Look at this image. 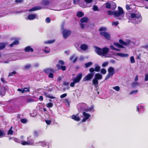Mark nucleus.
Here are the masks:
<instances>
[{
	"label": "nucleus",
	"mask_w": 148,
	"mask_h": 148,
	"mask_svg": "<svg viewBox=\"0 0 148 148\" xmlns=\"http://www.w3.org/2000/svg\"><path fill=\"white\" fill-rule=\"evenodd\" d=\"M46 123L48 125H50L51 123V121L50 120H45Z\"/></svg>",
	"instance_id": "8fccbe9b"
},
{
	"label": "nucleus",
	"mask_w": 148,
	"mask_h": 148,
	"mask_svg": "<svg viewBox=\"0 0 148 148\" xmlns=\"http://www.w3.org/2000/svg\"><path fill=\"white\" fill-rule=\"evenodd\" d=\"M44 95L46 97H48L51 99H53L55 98V97H53L50 96L49 94L46 93H44Z\"/></svg>",
	"instance_id": "72a5a7b5"
},
{
	"label": "nucleus",
	"mask_w": 148,
	"mask_h": 148,
	"mask_svg": "<svg viewBox=\"0 0 148 148\" xmlns=\"http://www.w3.org/2000/svg\"><path fill=\"white\" fill-rule=\"evenodd\" d=\"M13 43L14 45H18L19 43V41L18 40H15L13 42Z\"/></svg>",
	"instance_id": "774afa93"
},
{
	"label": "nucleus",
	"mask_w": 148,
	"mask_h": 148,
	"mask_svg": "<svg viewBox=\"0 0 148 148\" xmlns=\"http://www.w3.org/2000/svg\"><path fill=\"white\" fill-rule=\"evenodd\" d=\"M83 119L82 120V122H85L91 116V115L86 111H84L82 113Z\"/></svg>",
	"instance_id": "6e6552de"
},
{
	"label": "nucleus",
	"mask_w": 148,
	"mask_h": 148,
	"mask_svg": "<svg viewBox=\"0 0 148 148\" xmlns=\"http://www.w3.org/2000/svg\"><path fill=\"white\" fill-rule=\"evenodd\" d=\"M100 67L97 64L95 65V71L96 72H99L100 71Z\"/></svg>",
	"instance_id": "c756f323"
},
{
	"label": "nucleus",
	"mask_w": 148,
	"mask_h": 148,
	"mask_svg": "<svg viewBox=\"0 0 148 148\" xmlns=\"http://www.w3.org/2000/svg\"><path fill=\"white\" fill-rule=\"evenodd\" d=\"M106 29V27H101L99 29L100 31H101L100 32V35L103 36L106 38L108 39H110V34L105 31Z\"/></svg>",
	"instance_id": "423d86ee"
},
{
	"label": "nucleus",
	"mask_w": 148,
	"mask_h": 148,
	"mask_svg": "<svg viewBox=\"0 0 148 148\" xmlns=\"http://www.w3.org/2000/svg\"><path fill=\"white\" fill-rule=\"evenodd\" d=\"M118 11H114V16L115 17H118V18L120 20L124 17V11L122 8L120 7H118Z\"/></svg>",
	"instance_id": "20e7f679"
},
{
	"label": "nucleus",
	"mask_w": 148,
	"mask_h": 148,
	"mask_svg": "<svg viewBox=\"0 0 148 148\" xmlns=\"http://www.w3.org/2000/svg\"><path fill=\"white\" fill-rule=\"evenodd\" d=\"M95 71V69L92 68H90L89 69L90 72L91 73H93Z\"/></svg>",
	"instance_id": "13d9d810"
},
{
	"label": "nucleus",
	"mask_w": 148,
	"mask_h": 148,
	"mask_svg": "<svg viewBox=\"0 0 148 148\" xmlns=\"http://www.w3.org/2000/svg\"><path fill=\"white\" fill-rule=\"evenodd\" d=\"M17 91H19V92H21L22 93H24L23 90V88H22V89L18 88V89H17Z\"/></svg>",
	"instance_id": "0e129e2a"
},
{
	"label": "nucleus",
	"mask_w": 148,
	"mask_h": 148,
	"mask_svg": "<svg viewBox=\"0 0 148 148\" xmlns=\"http://www.w3.org/2000/svg\"><path fill=\"white\" fill-rule=\"evenodd\" d=\"M77 59V56H75V55H72L69 58L70 60L74 63L76 61Z\"/></svg>",
	"instance_id": "dca6fc26"
},
{
	"label": "nucleus",
	"mask_w": 148,
	"mask_h": 148,
	"mask_svg": "<svg viewBox=\"0 0 148 148\" xmlns=\"http://www.w3.org/2000/svg\"><path fill=\"white\" fill-rule=\"evenodd\" d=\"M93 75V73H89L84 78L83 80L84 81L90 80L92 78Z\"/></svg>",
	"instance_id": "9b49d317"
},
{
	"label": "nucleus",
	"mask_w": 148,
	"mask_h": 148,
	"mask_svg": "<svg viewBox=\"0 0 148 148\" xmlns=\"http://www.w3.org/2000/svg\"><path fill=\"white\" fill-rule=\"evenodd\" d=\"M106 71L104 69H102L101 70V73L103 74H105L106 73Z\"/></svg>",
	"instance_id": "4c0bfd02"
},
{
	"label": "nucleus",
	"mask_w": 148,
	"mask_h": 148,
	"mask_svg": "<svg viewBox=\"0 0 148 148\" xmlns=\"http://www.w3.org/2000/svg\"><path fill=\"white\" fill-rule=\"evenodd\" d=\"M35 18L38 19L37 15L35 14H30L27 16V17L25 18L26 20H33Z\"/></svg>",
	"instance_id": "9d476101"
},
{
	"label": "nucleus",
	"mask_w": 148,
	"mask_h": 148,
	"mask_svg": "<svg viewBox=\"0 0 148 148\" xmlns=\"http://www.w3.org/2000/svg\"><path fill=\"white\" fill-rule=\"evenodd\" d=\"M119 43L125 46H128L129 45L131 44L132 43H133V42H131L130 40H128L126 42H124L121 39H120L119 40Z\"/></svg>",
	"instance_id": "f8f14e48"
},
{
	"label": "nucleus",
	"mask_w": 148,
	"mask_h": 148,
	"mask_svg": "<svg viewBox=\"0 0 148 148\" xmlns=\"http://www.w3.org/2000/svg\"><path fill=\"white\" fill-rule=\"evenodd\" d=\"M116 5L115 3L112 2V8L113 9H114L116 8Z\"/></svg>",
	"instance_id": "58836bf2"
},
{
	"label": "nucleus",
	"mask_w": 148,
	"mask_h": 148,
	"mask_svg": "<svg viewBox=\"0 0 148 148\" xmlns=\"http://www.w3.org/2000/svg\"><path fill=\"white\" fill-rule=\"evenodd\" d=\"M24 50L26 52L29 51L32 52L34 51L33 49L30 46H28L25 47Z\"/></svg>",
	"instance_id": "6ab92c4d"
},
{
	"label": "nucleus",
	"mask_w": 148,
	"mask_h": 148,
	"mask_svg": "<svg viewBox=\"0 0 148 148\" xmlns=\"http://www.w3.org/2000/svg\"><path fill=\"white\" fill-rule=\"evenodd\" d=\"M31 67V65L29 64H28L25 65L24 66L25 69H27L30 68Z\"/></svg>",
	"instance_id": "de8ad7c7"
},
{
	"label": "nucleus",
	"mask_w": 148,
	"mask_h": 148,
	"mask_svg": "<svg viewBox=\"0 0 148 148\" xmlns=\"http://www.w3.org/2000/svg\"><path fill=\"white\" fill-rule=\"evenodd\" d=\"M44 51L45 53H48L49 52L50 49L48 47H46L44 49Z\"/></svg>",
	"instance_id": "7c9ffc66"
},
{
	"label": "nucleus",
	"mask_w": 148,
	"mask_h": 148,
	"mask_svg": "<svg viewBox=\"0 0 148 148\" xmlns=\"http://www.w3.org/2000/svg\"><path fill=\"white\" fill-rule=\"evenodd\" d=\"M119 24L118 22H112V25H114L115 26H117Z\"/></svg>",
	"instance_id": "864d4df0"
},
{
	"label": "nucleus",
	"mask_w": 148,
	"mask_h": 148,
	"mask_svg": "<svg viewBox=\"0 0 148 148\" xmlns=\"http://www.w3.org/2000/svg\"><path fill=\"white\" fill-rule=\"evenodd\" d=\"M111 7V4L108 3H106V7L108 8H110Z\"/></svg>",
	"instance_id": "09e8293b"
},
{
	"label": "nucleus",
	"mask_w": 148,
	"mask_h": 148,
	"mask_svg": "<svg viewBox=\"0 0 148 148\" xmlns=\"http://www.w3.org/2000/svg\"><path fill=\"white\" fill-rule=\"evenodd\" d=\"M42 8V7L40 6H37L34 7L30 9H29L28 10V11L29 12H32L35 11L36 10H40Z\"/></svg>",
	"instance_id": "f3484780"
},
{
	"label": "nucleus",
	"mask_w": 148,
	"mask_h": 148,
	"mask_svg": "<svg viewBox=\"0 0 148 148\" xmlns=\"http://www.w3.org/2000/svg\"><path fill=\"white\" fill-rule=\"evenodd\" d=\"M110 47L112 49L115 50H116V51H119V50H120L119 49H117L114 48V46H113V45H111L110 46Z\"/></svg>",
	"instance_id": "3c124183"
},
{
	"label": "nucleus",
	"mask_w": 148,
	"mask_h": 148,
	"mask_svg": "<svg viewBox=\"0 0 148 148\" xmlns=\"http://www.w3.org/2000/svg\"><path fill=\"white\" fill-rule=\"evenodd\" d=\"M88 18L85 17L82 18L80 20V21L81 23L86 22L88 21Z\"/></svg>",
	"instance_id": "bb28decb"
},
{
	"label": "nucleus",
	"mask_w": 148,
	"mask_h": 148,
	"mask_svg": "<svg viewBox=\"0 0 148 148\" xmlns=\"http://www.w3.org/2000/svg\"><path fill=\"white\" fill-rule=\"evenodd\" d=\"M88 46L84 44L80 46L81 49L84 51L88 49Z\"/></svg>",
	"instance_id": "a878e982"
},
{
	"label": "nucleus",
	"mask_w": 148,
	"mask_h": 148,
	"mask_svg": "<svg viewBox=\"0 0 148 148\" xmlns=\"http://www.w3.org/2000/svg\"><path fill=\"white\" fill-rule=\"evenodd\" d=\"M142 18L139 12L132 13L130 14L129 21L130 22L135 24H138L141 22Z\"/></svg>",
	"instance_id": "f257e3e1"
},
{
	"label": "nucleus",
	"mask_w": 148,
	"mask_h": 148,
	"mask_svg": "<svg viewBox=\"0 0 148 148\" xmlns=\"http://www.w3.org/2000/svg\"><path fill=\"white\" fill-rule=\"evenodd\" d=\"M12 127L11 126L10 128V130H9L8 132V134H10V135H12L13 134V131L12 130Z\"/></svg>",
	"instance_id": "ea45409f"
},
{
	"label": "nucleus",
	"mask_w": 148,
	"mask_h": 148,
	"mask_svg": "<svg viewBox=\"0 0 148 148\" xmlns=\"http://www.w3.org/2000/svg\"><path fill=\"white\" fill-rule=\"evenodd\" d=\"M8 89V87L7 86H4L0 90V95L2 96L5 95V90Z\"/></svg>",
	"instance_id": "2eb2a0df"
},
{
	"label": "nucleus",
	"mask_w": 148,
	"mask_h": 148,
	"mask_svg": "<svg viewBox=\"0 0 148 148\" xmlns=\"http://www.w3.org/2000/svg\"><path fill=\"white\" fill-rule=\"evenodd\" d=\"M145 81H148V74H146L145 75Z\"/></svg>",
	"instance_id": "603ef678"
},
{
	"label": "nucleus",
	"mask_w": 148,
	"mask_h": 148,
	"mask_svg": "<svg viewBox=\"0 0 148 148\" xmlns=\"http://www.w3.org/2000/svg\"><path fill=\"white\" fill-rule=\"evenodd\" d=\"M55 40L46 41L44 42V43L45 44H50L53 43L55 42Z\"/></svg>",
	"instance_id": "cd10ccee"
},
{
	"label": "nucleus",
	"mask_w": 148,
	"mask_h": 148,
	"mask_svg": "<svg viewBox=\"0 0 148 148\" xmlns=\"http://www.w3.org/2000/svg\"><path fill=\"white\" fill-rule=\"evenodd\" d=\"M53 73H49V77L50 78H53Z\"/></svg>",
	"instance_id": "69168bd1"
},
{
	"label": "nucleus",
	"mask_w": 148,
	"mask_h": 148,
	"mask_svg": "<svg viewBox=\"0 0 148 148\" xmlns=\"http://www.w3.org/2000/svg\"><path fill=\"white\" fill-rule=\"evenodd\" d=\"M138 91L137 90H135L132 91L130 93V94H132L134 93H137Z\"/></svg>",
	"instance_id": "680f3d73"
},
{
	"label": "nucleus",
	"mask_w": 148,
	"mask_h": 148,
	"mask_svg": "<svg viewBox=\"0 0 148 148\" xmlns=\"http://www.w3.org/2000/svg\"><path fill=\"white\" fill-rule=\"evenodd\" d=\"M93 10L94 11H97L98 9L97 7L96 6H94L92 8Z\"/></svg>",
	"instance_id": "4d7b16f0"
},
{
	"label": "nucleus",
	"mask_w": 148,
	"mask_h": 148,
	"mask_svg": "<svg viewBox=\"0 0 148 148\" xmlns=\"http://www.w3.org/2000/svg\"><path fill=\"white\" fill-rule=\"evenodd\" d=\"M114 11H109L108 12V14L109 15H114Z\"/></svg>",
	"instance_id": "49530a36"
},
{
	"label": "nucleus",
	"mask_w": 148,
	"mask_h": 148,
	"mask_svg": "<svg viewBox=\"0 0 148 148\" xmlns=\"http://www.w3.org/2000/svg\"><path fill=\"white\" fill-rule=\"evenodd\" d=\"M130 60L131 63H133L135 62V61L134 57L133 56H131L130 58Z\"/></svg>",
	"instance_id": "e433bc0d"
},
{
	"label": "nucleus",
	"mask_w": 148,
	"mask_h": 148,
	"mask_svg": "<svg viewBox=\"0 0 148 148\" xmlns=\"http://www.w3.org/2000/svg\"><path fill=\"white\" fill-rule=\"evenodd\" d=\"M24 93L27 92H28L29 91V88L25 87L23 89Z\"/></svg>",
	"instance_id": "79ce46f5"
},
{
	"label": "nucleus",
	"mask_w": 148,
	"mask_h": 148,
	"mask_svg": "<svg viewBox=\"0 0 148 148\" xmlns=\"http://www.w3.org/2000/svg\"><path fill=\"white\" fill-rule=\"evenodd\" d=\"M95 51L97 53L102 57H107V54L108 52L109 49L107 47H104L102 49L97 47H95Z\"/></svg>",
	"instance_id": "7ed1b4c3"
},
{
	"label": "nucleus",
	"mask_w": 148,
	"mask_h": 148,
	"mask_svg": "<svg viewBox=\"0 0 148 148\" xmlns=\"http://www.w3.org/2000/svg\"><path fill=\"white\" fill-rule=\"evenodd\" d=\"M56 66L58 68V69H61L63 71H65L66 70V66H60L59 64H58L56 65Z\"/></svg>",
	"instance_id": "b1692460"
},
{
	"label": "nucleus",
	"mask_w": 148,
	"mask_h": 148,
	"mask_svg": "<svg viewBox=\"0 0 148 148\" xmlns=\"http://www.w3.org/2000/svg\"><path fill=\"white\" fill-rule=\"evenodd\" d=\"M82 75L81 73H79L76 76L75 78L73 79V82H71L70 86L72 87H73L75 84L79 82L82 77Z\"/></svg>",
	"instance_id": "39448f33"
},
{
	"label": "nucleus",
	"mask_w": 148,
	"mask_h": 148,
	"mask_svg": "<svg viewBox=\"0 0 148 148\" xmlns=\"http://www.w3.org/2000/svg\"><path fill=\"white\" fill-rule=\"evenodd\" d=\"M8 44L7 42L0 43V50L4 49L6 45Z\"/></svg>",
	"instance_id": "412c9836"
},
{
	"label": "nucleus",
	"mask_w": 148,
	"mask_h": 148,
	"mask_svg": "<svg viewBox=\"0 0 148 148\" xmlns=\"http://www.w3.org/2000/svg\"><path fill=\"white\" fill-rule=\"evenodd\" d=\"M72 119L77 121H79L80 120V118L78 116V115H73L72 116Z\"/></svg>",
	"instance_id": "aec40b11"
},
{
	"label": "nucleus",
	"mask_w": 148,
	"mask_h": 148,
	"mask_svg": "<svg viewBox=\"0 0 148 148\" xmlns=\"http://www.w3.org/2000/svg\"><path fill=\"white\" fill-rule=\"evenodd\" d=\"M16 72H15V71H14L12 72H11L9 74V76H12L13 75L16 74Z\"/></svg>",
	"instance_id": "6e6d98bb"
},
{
	"label": "nucleus",
	"mask_w": 148,
	"mask_h": 148,
	"mask_svg": "<svg viewBox=\"0 0 148 148\" xmlns=\"http://www.w3.org/2000/svg\"><path fill=\"white\" fill-rule=\"evenodd\" d=\"M85 1L86 3H91L92 2V0H85Z\"/></svg>",
	"instance_id": "052dcab7"
},
{
	"label": "nucleus",
	"mask_w": 148,
	"mask_h": 148,
	"mask_svg": "<svg viewBox=\"0 0 148 148\" xmlns=\"http://www.w3.org/2000/svg\"><path fill=\"white\" fill-rule=\"evenodd\" d=\"M21 122L24 123H26L27 122V120L25 119H22L21 120Z\"/></svg>",
	"instance_id": "bf43d9fd"
},
{
	"label": "nucleus",
	"mask_w": 148,
	"mask_h": 148,
	"mask_svg": "<svg viewBox=\"0 0 148 148\" xmlns=\"http://www.w3.org/2000/svg\"><path fill=\"white\" fill-rule=\"evenodd\" d=\"M39 143L44 148H49L50 147V144L48 142L43 141L39 142Z\"/></svg>",
	"instance_id": "ddd939ff"
},
{
	"label": "nucleus",
	"mask_w": 148,
	"mask_h": 148,
	"mask_svg": "<svg viewBox=\"0 0 148 148\" xmlns=\"http://www.w3.org/2000/svg\"><path fill=\"white\" fill-rule=\"evenodd\" d=\"M53 106V104L51 103H49L46 105V106L49 108L52 107Z\"/></svg>",
	"instance_id": "a19ab883"
},
{
	"label": "nucleus",
	"mask_w": 148,
	"mask_h": 148,
	"mask_svg": "<svg viewBox=\"0 0 148 148\" xmlns=\"http://www.w3.org/2000/svg\"><path fill=\"white\" fill-rule=\"evenodd\" d=\"M71 31L68 29H64L62 32L63 36L64 38L66 39L71 34Z\"/></svg>",
	"instance_id": "1a4fd4ad"
},
{
	"label": "nucleus",
	"mask_w": 148,
	"mask_h": 148,
	"mask_svg": "<svg viewBox=\"0 0 148 148\" xmlns=\"http://www.w3.org/2000/svg\"><path fill=\"white\" fill-rule=\"evenodd\" d=\"M137 111L139 112H141L144 111L143 107L140 106H138L137 107Z\"/></svg>",
	"instance_id": "393cba45"
},
{
	"label": "nucleus",
	"mask_w": 148,
	"mask_h": 148,
	"mask_svg": "<svg viewBox=\"0 0 148 148\" xmlns=\"http://www.w3.org/2000/svg\"><path fill=\"white\" fill-rule=\"evenodd\" d=\"M45 21L47 23H49L51 21L49 17L45 19Z\"/></svg>",
	"instance_id": "5fc2aeb1"
},
{
	"label": "nucleus",
	"mask_w": 148,
	"mask_h": 148,
	"mask_svg": "<svg viewBox=\"0 0 148 148\" xmlns=\"http://www.w3.org/2000/svg\"><path fill=\"white\" fill-rule=\"evenodd\" d=\"M114 45L115 46L117 47H118L121 48L123 47L122 45L118 43H114Z\"/></svg>",
	"instance_id": "f704fd0d"
},
{
	"label": "nucleus",
	"mask_w": 148,
	"mask_h": 148,
	"mask_svg": "<svg viewBox=\"0 0 148 148\" xmlns=\"http://www.w3.org/2000/svg\"><path fill=\"white\" fill-rule=\"evenodd\" d=\"M108 73L106 76L105 79L107 80L109 78L112 77L115 73L114 69L112 67H110L108 69Z\"/></svg>",
	"instance_id": "0eeeda50"
},
{
	"label": "nucleus",
	"mask_w": 148,
	"mask_h": 148,
	"mask_svg": "<svg viewBox=\"0 0 148 148\" xmlns=\"http://www.w3.org/2000/svg\"><path fill=\"white\" fill-rule=\"evenodd\" d=\"M108 64V62H103L102 65L103 67H105L107 66Z\"/></svg>",
	"instance_id": "c03bdc74"
},
{
	"label": "nucleus",
	"mask_w": 148,
	"mask_h": 148,
	"mask_svg": "<svg viewBox=\"0 0 148 148\" xmlns=\"http://www.w3.org/2000/svg\"><path fill=\"white\" fill-rule=\"evenodd\" d=\"M77 107L79 111H81L82 110L86 112H93L94 111L93 106L87 107V105L85 103L79 104L77 105Z\"/></svg>",
	"instance_id": "f03ea898"
},
{
	"label": "nucleus",
	"mask_w": 148,
	"mask_h": 148,
	"mask_svg": "<svg viewBox=\"0 0 148 148\" xmlns=\"http://www.w3.org/2000/svg\"><path fill=\"white\" fill-rule=\"evenodd\" d=\"M80 6L82 7L86 8L87 7V5L86 3H81L80 4Z\"/></svg>",
	"instance_id": "37998d69"
},
{
	"label": "nucleus",
	"mask_w": 148,
	"mask_h": 148,
	"mask_svg": "<svg viewBox=\"0 0 148 148\" xmlns=\"http://www.w3.org/2000/svg\"><path fill=\"white\" fill-rule=\"evenodd\" d=\"M21 143L23 145H32L34 143V142L32 140L28 141H21Z\"/></svg>",
	"instance_id": "4468645a"
},
{
	"label": "nucleus",
	"mask_w": 148,
	"mask_h": 148,
	"mask_svg": "<svg viewBox=\"0 0 148 148\" xmlns=\"http://www.w3.org/2000/svg\"><path fill=\"white\" fill-rule=\"evenodd\" d=\"M92 62H89L88 63H86L85 64V66L86 68H88L92 65Z\"/></svg>",
	"instance_id": "473e14b6"
},
{
	"label": "nucleus",
	"mask_w": 148,
	"mask_h": 148,
	"mask_svg": "<svg viewBox=\"0 0 148 148\" xmlns=\"http://www.w3.org/2000/svg\"><path fill=\"white\" fill-rule=\"evenodd\" d=\"M112 88L117 91H119L120 89V87L118 86L113 87H112Z\"/></svg>",
	"instance_id": "c9c22d12"
},
{
	"label": "nucleus",
	"mask_w": 148,
	"mask_h": 148,
	"mask_svg": "<svg viewBox=\"0 0 148 148\" xmlns=\"http://www.w3.org/2000/svg\"><path fill=\"white\" fill-rule=\"evenodd\" d=\"M63 84L66 87V89L68 88V86L69 85V83L67 82H64L63 83Z\"/></svg>",
	"instance_id": "a18cd8bd"
},
{
	"label": "nucleus",
	"mask_w": 148,
	"mask_h": 148,
	"mask_svg": "<svg viewBox=\"0 0 148 148\" xmlns=\"http://www.w3.org/2000/svg\"><path fill=\"white\" fill-rule=\"evenodd\" d=\"M77 15L78 17H82L84 15V14L81 12H77Z\"/></svg>",
	"instance_id": "2f4dec72"
},
{
	"label": "nucleus",
	"mask_w": 148,
	"mask_h": 148,
	"mask_svg": "<svg viewBox=\"0 0 148 148\" xmlns=\"http://www.w3.org/2000/svg\"><path fill=\"white\" fill-rule=\"evenodd\" d=\"M58 62L61 65H64V62L62 60H60Z\"/></svg>",
	"instance_id": "338daca9"
},
{
	"label": "nucleus",
	"mask_w": 148,
	"mask_h": 148,
	"mask_svg": "<svg viewBox=\"0 0 148 148\" xmlns=\"http://www.w3.org/2000/svg\"><path fill=\"white\" fill-rule=\"evenodd\" d=\"M67 96V94L64 93L60 96V98H62L65 97Z\"/></svg>",
	"instance_id": "e2e57ef3"
},
{
	"label": "nucleus",
	"mask_w": 148,
	"mask_h": 148,
	"mask_svg": "<svg viewBox=\"0 0 148 148\" xmlns=\"http://www.w3.org/2000/svg\"><path fill=\"white\" fill-rule=\"evenodd\" d=\"M92 83L95 85V87H96V85L98 84V80L96 78H94L92 81Z\"/></svg>",
	"instance_id": "c85d7f7f"
},
{
	"label": "nucleus",
	"mask_w": 148,
	"mask_h": 148,
	"mask_svg": "<svg viewBox=\"0 0 148 148\" xmlns=\"http://www.w3.org/2000/svg\"><path fill=\"white\" fill-rule=\"evenodd\" d=\"M102 77V76L101 74L97 73L95 75L94 78H96L97 79H100Z\"/></svg>",
	"instance_id": "4be33fe9"
},
{
	"label": "nucleus",
	"mask_w": 148,
	"mask_h": 148,
	"mask_svg": "<svg viewBox=\"0 0 148 148\" xmlns=\"http://www.w3.org/2000/svg\"><path fill=\"white\" fill-rule=\"evenodd\" d=\"M53 71L54 70L53 69L50 68H48L44 70L45 72L47 73H50L53 72Z\"/></svg>",
	"instance_id": "5701e85b"
},
{
	"label": "nucleus",
	"mask_w": 148,
	"mask_h": 148,
	"mask_svg": "<svg viewBox=\"0 0 148 148\" xmlns=\"http://www.w3.org/2000/svg\"><path fill=\"white\" fill-rule=\"evenodd\" d=\"M115 55L122 58L127 57L129 56V55L128 54L122 53H117Z\"/></svg>",
	"instance_id": "a211bd4d"
}]
</instances>
